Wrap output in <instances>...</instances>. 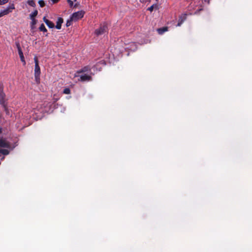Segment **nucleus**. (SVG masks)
I'll use <instances>...</instances> for the list:
<instances>
[{
  "label": "nucleus",
  "mask_w": 252,
  "mask_h": 252,
  "mask_svg": "<svg viewBox=\"0 0 252 252\" xmlns=\"http://www.w3.org/2000/svg\"><path fill=\"white\" fill-rule=\"evenodd\" d=\"M34 61L35 63L34 67V77L35 79L37 82H39L40 80V68L38 64V59L36 57H34Z\"/></svg>",
  "instance_id": "f257e3e1"
},
{
  "label": "nucleus",
  "mask_w": 252,
  "mask_h": 252,
  "mask_svg": "<svg viewBox=\"0 0 252 252\" xmlns=\"http://www.w3.org/2000/svg\"><path fill=\"white\" fill-rule=\"evenodd\" d=\"M107 32L108 27L107 24L104 23L102 25H100V26L98 29L95 30L94 33L97 36H99Z\"/></svg>",
  "instance_id": "f03ea898"
},
{
  "label": "nucleus",
  "mask_w": 252,
  "mask_h": 252,
  "mask_svg": "<svg viewBox=\"0 0 252 252\" xmlns=\"http://www.w3.org/2000/svg\"><path fill=\"white\" fill-rule=\"evenodd\" d=\"M85 14V12L83 10L79 11L73 13L71 16V20L77 21L78 20L83 17Z\"/></svg>",
  "instance_id": "7ed1b4c3"
},
{
  "label": "nucleus",
  "mask_w": 252,
  "mask_h": 252,
  "mask_svg": "<svg viewBox=\"0 0 252 252\" xmlns=\"http://www.w3.org/2000/svg\"><path fill=\"white\" fill-rule=\"evenodd\" d=\"M17 48L18 49V54L19 55L21 61L23 63L24 65L26 64V61L25 60L24 56L22 52V49L20 47L19 44H17Z\"/></svg>",
  "instance_id": "20e7f679"
},
{
  "label": "nucleus",
  "mask_w": 252,
  "mask_h": 252,
  "mask_svg": "<svg viewBox=\"0 0 252 252\" xmlns=\"http://www.w3.org/2000/svg\"><path fill=\"white\" fill-rule=\"evenodd\" d=\"M5 94L3 92V89L1 87H0V103L3 105H4L5 100Z\"/></svg>",
  "instance_id": "39448f33"
},
{
  "label": "nucleus",
  "mask_w": 252,
  "mask_h": 252,
  "mask_svg": "<svg viewBox=\"0 0 252 252\" xmlns=\"http://www.w3.org/2000/svg\"><path fill=\"white\" fill-rule=\"evenodd\" d=\"M92 80V77L87 74L82 75L80 77V80L81 81H89Z\"/></svg>",
  "instance_id": "423d86ee"
},
{
  "label": "nucleus",
  "mask_w": 252,
  "mask_h": 252,
  "mask_svg": "<svg viewBox=\"0 0 252 252\" xmlns=\"http://www.w3.org/2000/svg\"><path fill=\"white\" fill-rule=\"evenodd\" d=\"M0 147L9 148L10 145L6 140L1 139H0Z\"/></svg>",
  "instance_id": "0eeeda50"
},
{
  "label": "nucleus",
  "mask_w": 252,
  "mask_h": 252,
  "mask_svg": "<svg viewBox=\"0 0 252 252\" xmlns=\"http://www.w3.org/2000/svg\"><path fill=\"white\" fill-rule=\"evenodd\" d=\"M43 20L49 28H53L55 27L54 24L52 21L47 19L45 17H44Z\"/></svg>",
  "instance_id": "6e6552de"
},
{
  "label": "nucleus",
  "mask_w": 252,
  "mask_h": 252,
  "mask_svg": "<svg viewBox=\"0 0 252 252\" xmlns=\"http://www.w3.org/2000/svg\"><path fill=\"white\" fill-rule=\"evenodd\" d=\"M186 16L187 15L186 14H183L179 17V21L177 26H180L183 24L186 19Z\"/></svg>",
  "instance_id": "1a4fd4ad"
},
{
  "label": "nucleus",
  "mask_w": 252,
  "mask_h": 252,
  "mask_svg": "<svg viewBox=\"0 0 252 252\" xmlns=\"http://www.w3.org/2000/svg\"><path fill=\"white\" fill-rule=\"evenodd\" d=\"M63 20L62 18H61V17L58 18V20L57 21V24L56 26V28L58 30L61 29V27H62V24L63 23Z\"/></svg>",
  "instance_id": "9d476101"
},
{
  "label": "nucleus",
  "mask_w": 252,
  "mask_h": 252,
  "mask_svg": "<svg viewBox=\"0 0 252 252\" xmlns=\"http://www.w3.org/2000/svg\"><path fill=\"white\" fill-rule=\"evenodd\" d=\"M168 28L167 27H163L157 29V32L159 34H162L164 32L168 31Z\"/></svg>",
  "instance_id": "9b49d317"
},
{
  "label": "nucleus",
  "mask_w": 252,
  "mask_h": 252,
  "mask_svg": "<svg viewBox=\"0 0 252 252\" xmlns=\"http://www.w3.org/2000/svg\"><path fill=\"white\" fill-rule=\"evenodd\" d=\"M10 8H7L6 9H4L3 10L1 11L0 12V17H1L3 16L4 15H5L9 13L10 12Z\"/></svg>",
  "instance_id": "f8f14e48"
},
{
  "label": "nucleus",
  "mask_w": 252,
  "mask_h": 252,
  "mask_svg": "<svg viewBox=\"0 0 252 252\" xmlns=\"http://www.w3.org/2000/svg\"><path fill=\"white\" fill-rule=\"evenodd\" d=\"M91 70V67L89 66H86L83 67L78 72L83 73Z\"/></svg>",
  "instance_id": "ddd939ff"
},
{
  "label": "nucleus",
  "mask_w": 252,
  "mask_h": 252,
  "mask_svg": "<svg viewBox=\"0 0 252 252\" xmlns=\"http://www.w3.org/2000/svg\"><path fill=\"white\" fill-rule=\"evenodd\" d=\"M154 9H158V5L157 4H153L152 5H151L150 7H149L148 8V10L152 12L153 11Z\"/></svg>",
  "instance_id": "4468645a"
},
{
  "label": "nucleus",
  "mask_w": 252,
  "mask_h": 252,
  "mask_svg": "<svg viewBox=\"0 0 252 252\" xmlns=\"http://www.w3.org/2000/svg\"><path fill=\"white\" fill-rule=\"evenodd\" d=\"M30 117H31L30 115H29L28 114H26V115H24L23 118H22L21 119H20V123H22V122L24 123L25 120L29 119Z\"/></svg>",
  "instance_id": "2eb2a0df"
},
{
  "label": "nucleus",
  "mask_w": 252,
  "mask_h": 252,
  "mask_svg": "<svg viewBox=\"0 0 252 252\" xmlns=\"http://www.w3.org/2000/svg\"><path fill=\"white\" fill-rule=\"evenodd\" d=\"M38 12L37 10H34L33 12H32L30 14V17L31 19H35V17H36L37 15Z\"/></svg>",
  "instance_id": "dca6fc26"
},
{
  "label": "nucleus",
  "mask_w": 252,
  "mask_h": 252,
  "mask_svg": "<svg viewBox=\"0 0 252 252\" xmlns=\"http://www.w3.org/2000/svg\"><path fill=\"white\" fill-rule=\"evenodd\" d=\"M9 153V151L7 149H0V153L4 155H7Z\"/></svg>",
  "instance_id": "f3484780"
},
{
  "label": "nucleus",
  "mask_w": 252,
  "mask_h": 252,
  "mask_svg": "<svg viewBox=\"0 0 252 252\" xmlns=\"http://www.w3.org/2000/svg\"><path fill=\"white\" fill-rule=\"evenodd\" d=\"M39 30L40 31L44 32H46L47 31V29H46V28L43 24H42L40 25V26L39 28Z\"/></svg>",
  "instance_id": "a211bd4d"
},
{
  "label": "nucleus",
  "mask_w": 252,
  "mask_h": 252,
  "mask_svg": "<svg viewBox=\"0 0 252 252\" xmlns=\"http://www.w3.org/2000/svg\"><path fill=\"white\" fill-rule=\"evenodd\" d=\"M32 21L31 22V28L32 29H34V25L36 24L37 23V20L35 19H32Z\"/></svg>",
  "instance_id": "6ab92c4d"
},
{
  "label": "nucleus",
  "mask_w": 252,
  "mask_h": 252,
  "mask_svg": "<svg viewBox=\"0 0 252 252\" xmlns=\"http://www.w3.org/2000/svg\"><path fill=\"white\" fill-rule=\"evenodd\" d=\"M63 93L64 94H70V89L69 88H65V89H64V90L63 91Z\"/></svg>",
  "instance_id": "aec40b11"
},
{
  "label": "nucleus",
  "mask_w": 252,
  "mask_h": 252,
  "mask_svg": "<svg viewBox=\"0 0 252 252\" xmlns=\"http://www.w3.org/2000/svg\"><path fill=\"white\" fill-rule=\"evenodd\" d=\"M29 5L31 6L34 7L35 6V3L33 0H29L28 2Z\"/></svg>",
  "instance_id": "412c9836"
},
{
  "label": "nucleus",
  "mask_w": 252,
  "mask_h": 252,
  "mask_svg": "<svg viewBox=\"0 0 252 252\" xmlns=\"http://www.w3.org/2000/svg\"><path fill=\"white\" fill-rule=\"evenodd\" d=\"M38 3L40 7H43L45 6V3L43 0H40L38 1Z\"/></svg>",
  "instance_id": "4be33fe9"
},
{
  "label": "nucleus",
  "mask_w": 252,
  "mask_h": 252,
  "mask_svg": "<svg viewBox=\"0 0 252 252\" xmlns=\"http://www.w3.org/2000/svg\"><path fill=\"white\" fill-rule=\"evenodd\" d=\"M73 21V20H71V17H70V20H68L67 21L66 23V27L70 26L71 25L72 21Z\"/></svg>",
  "instance_id": "5701e85b"
},
{
  "label": "nucleus",
  "mask_w": 252,
  "mask_h": 252,
  "mask_svg": "<svg viewBox=\"0 0 252 252\" xmlns=\"http://www.w3.org/2000/svg\"><path fill=\"white\" fill-rule=\"evenodd\" d=\"M8 0H0V5L4 4L8 2Z\"/></svg>",
  "instance_id": "b1692460"
},
{
  "label": "nucleus",
  "mask_w": 252,
  "mask_h": 252,
  "mask_svg": "<svg viewBox=\"0 0 252 252\" xmlns=\"http://www.w3.org/2000/svg\"><path fill=\"white\" fill-rule=\"evenodd\" d=\"M67 2L69 4V6L70 7H72L73 6V1L72 0H67Z\"/></svg>",
  "instance_id": "393cba45"
},
{
  "label": "nucleus",
  "mask_w": 252,
  "mask_h": 252,
  "mask_svg": "<svg viewBox=\"0 0 252 252\" xmlns=\"http://www.w3.org/2000/svg\"><path fill=\"white\" fill-rule=\"evenodd\" d=\"M53 3H57L60 0H51Z\"/></svg>",
  "instance_id": "a878e982"
},
{
  "label": "nucleus",
  "mask_w": 252,
  "mask_h": 252,
  "mask_svg": "<svg viewBox=\"0 0 252 252\" xmlns=\"http://www.w3.org/2000/svg\"><path fill=\"white\" fill-rule=\"evenodd\" d=\"M140 1L141 3H144V2H145L146 1H145V0H140Z\"/></svg>",
  "instance_id": "bb28decb"
},
{
  "label": "nucleus",
  "mask_w": 252,
  "mask_h": 252,
  "mask_svg": "<svg viewBox=\"0 0 252 252\" xmlns=\"http://www.w3.org/2000/svg\"><path fill=\"white\" fill-rule=\"evenodd\" d=\"M12 9H14V5H13V7L11 8Z\"/></svg>",
  "instance_id": "cd10ccee"
},
{
  "label": "nucleus",
  "mask_w": 252,
  "mask_h": 252,
  "mask_svg": "<svg viewBox=\"0 0 252 252\" xmlns=\"http://www.w3.org/2000/svg\"><path fill=\"white\" fill-rule=\"evenodd\" d=\"M1 132V128H0V133Z\"/></svg>",
  "instance_id": "c85d7f7f"
},
{
  "label": "nucleus",
  "mask_w": 252,
  "mask_h": 252,
  "mask_svg": "<svg viewBox=\"0 0 252 252\" xmlns=\"http://www.w3.org/2000/svg\"><path fill=\"white\" fill-rule=\"evenodd\" d=\"M76 6H77V4H75L74 5V7H76Z\"/></svg>",
  "instance_id": "c756f323"
},
{
  "label": "nucleus",
  "mask_w": 252,
  "mask_h": 252,
  "mask_svg": "<svg viewBox=\"0 0 252 252\" xmlns=\"http://www.w3.org/2000/svg\"><path fill=\"white\" fill-rule=\"evenodd\" d=\"M75 1H76V0H74Z\"/></svg>",
  "instance_id": "7c9ffc66"
}]
</instances>
